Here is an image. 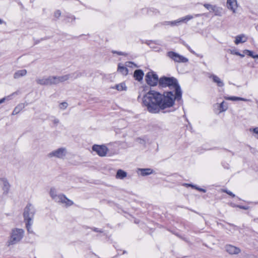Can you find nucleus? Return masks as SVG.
<instances>
[{"label":"nucleus","instance_id":"obj_1","mask_svg":"<svg viewBox=\"0 0 258 258\" xmlns=\"http://www.w3.org/2000/svg\"><path fill=\"white\" fill-rule=\"evenodd\" d=\"M162 87H169L174 89L173 91L160 94L155 91H150L143 98V104L150 113H157L167 108L172 107L175 99L181 98L182 92L177 81L173 78L162 77L159 81Z\"/></svg>","mask_w":258,"mask_h":258},{"label":"nucleus","instance_id":"obj_2","mask_svg":"<svg viewBox=\"0 0 258 258\" xmlns=\"http://www.w3.org/2000/svg\"><path fill=\"white\" fill-rule=\"evenodd\" d=\"M35 213V209L33 205L28 204L24 210L23 217L26 223V227L28 232L32 233V225Z\"/></svg>","mask_w":258,"mask_h":258},{"label":"nucleus","instance_id":"obj_3","mask_svg":"<svg viewBox=\"0 0 258 258\" xmlns=\"http://www.w3.org/2000/svg\"><path fill=\"white\" fill-rule=\"evenodd\" d=\"M24 230L21 228H15L12 229L9 240L7 241L8 246L15 245L19 243L23 238Z\"/></svg>","mask_w":258,"mask_h":258},{"label":"nucleus","instance_id":"obj_4","mask_svg":"<svg viewBox=\"0 0 258 258\" xmlns=\"http://www.w3.org/2000/svg\"><path fill=\"white\" fill-rule=\"evenodd\" d=\"M68 149L64 147L57 148L47 154L48 158H56L60 160L65 159L68 155Z\"/></svg>","mask_w":258,"mask_h":258},{"label":"nucleus","instance_id":"obj_5","mask_svg":"<svg viewBox=\"0 0 258 258\" xmlns=\"http://www.w3.org/2000/svg\"><path fill=\"white\" fill-rule=\"evenodd\" d=\"M92 150L100 157L106 155L108 149L105 145H94L92 147Z\"/></svg>","mask_w":258,"mask_h":258},{"label":"nucleus","instance_id":"obj_6","mask_svg":"<svg viewBox=\"0 0 258 258\" xmlns=\"http://www.w3.org/2000/svg\"><path fill=\"white\" fill-rule=\"evenodd\" d=\"M146 80L148 84L152 86L156 85L159 81L157 75L154 74L153 72H149L147 74Z\"/></svg>","mask_w":258,"mask_h":258},{"label":"nucleus","instance_id":"obj_7","mask_svg":"<svg viewBox=\"0 0 258 258\" xmlns=\"http://www.w3.org/2000/svg\"><path fill=\"white\" fill-rule=\"evenodd\" d=\"M168 56L174 61L177 62H186L188 60L187 58L183 56L172 51L169 52L168 53Z\"/></svg>","mask_w":258,"mask_h":258},{"label":"nucleus","instance_id":"obj_8","mask_svg":"<svg viewBox=\"0 0 258 258\" xmlns=\"http://www.w3.org/2000/svg\"><path fill=\"white\" fill-rule=\"evenodd\" d=\"M225 250L230 255H237L241 251L239 247L231 244H227L225 246Z\"/></svg>","mask_w":258,"mask_h":258},{"label":"nucleus","instance_id":"obj_9","mask_svg":"<svg viewBox=\"0 0 258 258\" xmlns=\"http://www.w3.org/2000/svg\"><path fill=\"white\" fill-rule=\"evenodd\" d=\"M226 7L233 13H236L238 7L237 0H227Z\"/></svg>","mask_w":258,"mask_h":258},{"label":"nucleus","instance_id":"obj_10","mask_svg":"<svg viewBox=\"0 0 258 258\" xmlns=\"http://www.w3.org/2000/svg\"><path fill=\"white\" fill-rule=\"evenodd\" d=\"M0 186L3 191L4 194L7 195L9 192L10 184L6 178H0Z\"/></svg>","mask_w":258,"mask_h":258},{"label":"nucleus","instance_id":"obj_11","mask_svg":"<svg viewBox=\"0 0 258 258\" xmlns=\"http://www.w3.org/2000/svg\"><path fill=\"white\" fill-rule=\"evenodd\" d=\"M56 202L63 204L66 207H70L74 204V202L68 199L64 195L59 194V198Z\"/></svg>","mask_w":258,"mask_h":258},{"label":"nucleus","instance_id":"obj_12","mask_svg":"<svg viewBox=\"0 0 258 258\" xmlns=\"http://www.w3.org/2000/svg\"><path fill=\"white\" fill-rule=\"evenodd\" d=\"M204 6L210 12H214L216 15H218L221 13L222 9L218 7L216 5H212L211 4H205Z\"/></svg>","mask_w":258,"mask_h":258},{"label":"nucleus","instance_id":"obj_13","mask_svg":"<svg viewBox=\"0 0 258 258\" xmlns=\"http://www.w3.org/2000/svg\"><path fill=\"white\" fill-rule=\"evenodd\" d=\"M72 77L71 74H67L61 76H55V85L64 82L69 80Z\"/></svg>","mask_w":258,"mask_h":258},{"label":"nucleus","instance_id":"obj_14","mask_svg":"<svg viewBox=\"0 0 258 258\" xmlns=\"http://www.w3.org/2000/svg\"><path fill=\"white\" fill-rule=\"evenodd\" d=\"M210 78L211 79L214 83H216L219 87H221L224 86V83L217 76L215 75H211L210 77Z\"/></svg>","mask_w":258,"mask_h":258},{"label":"nucleus","instance_id":"obj_15","mask_svg":"<svg viewBox=\"0 0 258 258\" xmlns=\"http://www.w3.org/2000/svg\"><path fill=\"white\" fill-rule=\"evenodd\" d=\"M247 40V37L244 34H241L235 37L234 42L236 44H238L240 43H244Z\"/></svg>","mask_w":258,"mask_h":258},{"label":"nucleus","instance_id":"obj_16","mask_svg":"<svg viewBox=\"0 0 258 258\" xmlns=\"http://www.w3.org/2000/svg\"><path fill=\"white\" fill-rule=\"evenodd\" d=\"M117 72L122 75L126 76L127 75L128 69L121 63L118 64Z\"/></svg>","mask_w":258,"mask_h":258},{"label":"nucleus","instance_id":"obj_17","mask_svg":"<svg viewBox=\"0 0 258 258\" xmlns=\"http://www.w3.org/2000/svg\"><path fill=\"white\" fill-rule=\"evenodd\" d=\"M27 71L26 70H20L16 71L14 74V78L16 79L26 75Z\"/></svg>","mask_w":258,"mask_h":258},{"label":"nucleus","instance_id":"obj_18","mask_svg":"<svg viewBox=\"0 0 258 258\" xmlns=\"http://www.w3.org/2000/svg\"><path fill=\"white\" fill-rule=\"evenodd\" d=\"M144 76V73L141 70H136L134 74V77L136 80L140 81L142 80Z\"/></svg>","mask_w":258,"mask_h":258},{"label":"nucleus","instance_id":"obj_19","mask_svg":"<svg viewBox=\"0 0 258 258\" xmlns=\"http://www.w3.org/2000/svg\"><path fill=\"white\" fill-rule=\"evenodd\" d=\"M112 89H115L119 91H126L127 86L124 82L115 85L114 87H112Z\"/></svg>","mask_w":258,"mask_h":258},{"label":"nucleus","instance_id":"obj_20","mask_svg":"<svg viewBox=\"0 0 258 258\" xmlns=\"http://www.w3.org/2000/svg\"><path fill=\"white\" fill-rule=\"evenodd\" d=\"M141 172V174L142 176H146L152 174L153 172V170L151 168H139L138 169V172Z\"/></svg>","mask_w":258,"mask_h":258},{"label":"nucleus","instance_id":"obj_21","mask_svg":"<svg viewBox=\"0 0 258 258\" xmlns=\"http://www.w3.org/2000/svg\"><path fill=\"white\" fill-rule=\"evenodd\" d=\"M49 195L51 198L56 202L59 198V194H57L56 190L53 187L50 188L49 191Z\"/></svg>","mask_w":258,"mask_h":258},{"label":"nucleus","instance_id":"obj_22","mask_svg":"<svg viewBox=\"0 0 258 258\" xmlns=\"http://www.w3.org/2000/svg\"><path fill=\"white\" fill-rule=\"evenodd\" d=\"M127 173L122 169H118L117 171L115 177L117 179H123L127 176Z\"/></svg>","mask_w":258,"mask_h":258},{"label":"nucleus","instance_id":"obj_23","mask_svg":"<svg viewBox=\"0 0 258 258\" xmlns=\"http://www.w3.org/2000/svg\"><path fill=\"white\" fill-rule=\"evenodd\" d=\"M24 107L25 105L24 104H18L13 110L12 115H15L18 114Z\"/></svg>","mask_w":258,"mask_h":258},{"label":"nucleus","instance_id":"obj_24","mask_svg":"<svg viewBox=\"0 0 258 258\" xmlns=\"http://www.w3.org/2000/svg\"><path fill=\"white\" fill-rule=\"evenodd\" d=\"M225 99L227 100H231V101H247L248 100L246 99H245L244 98L239 97H235V96H231V97H228V96H225L224 97Z\"/></svg>","mask_w":258,"mask_h":258},{"label":"nucleus","instance_id":"obj_25","mask_svg":"<svg viewBox=\"0 0 258 258\" xmlns=\"http://www.w3.org/2000/svg\"><path fill=\"white\" fill-rule=\"evenodd\" d=\"M47 77H43L41 78H38L36 80V82L38 84L41 85H47Z\"/></svg>","mask_w":258,"mask_h":258},{"label":"nucleus","instance_id":"obj_26","mask_svg":"<svg viewBox=\"0 0 258 258\" xmlns=\"http://www.w3.org/2000/svg\"><path fill=\"white\" fill-rule=\"evenodd\" d=\"M228 109V105L226 103L223 101L219 105V112H222L225 111Z\"/></svg>","mask_w":258,"mask_h":258},{"label":"nucleus","instance_id":"obj_27","mask_svg":"<svg viewBox=\"0 0 258 258\" xmlns=\"http://www.w3.org/2000/svg\"><path fill=\"white\" fill-rule=\"evenodd\" d=\"M47 77V85H55V76H49Z\"/></svg>","mask_w":258,"mask_h":258},{"label":"nucleus","instance_id":"obj_28","mask_svg":"<svg viewBox=\"0 0 258 258\" xmlns=\"http://www.w3.org/2000/svg\"><path fill=\"white\" fill-rule=\"evenodd\" d=\"M243 53L245 54H247V55L252 57L253 58H258V55L257 54L254 55L253 54V52L250 50H247V49L244 50L243 51Z\"/></svg>","mask_w":258,"mask_h":258},{"label":"nucleus","instance_id":"obj_29","mask_svg":"<svg viewBox=\"0 0 258 258\" xmlns=\"http://www.w3.org/2000/svg\"><path fill=\"white\" fill-rule=\"evenodd\" d=\"M17 93L16 92H14L13 93H12V94L8 96H6V97H5L2 99H0V104H2V103H3L4 102H5L6 100H10L12 99V97L15 95V94H16Z\"/></svg>","mask_w":258,"mask_h":258},{"label":"nucleus","instance_id":"obj_30","mask_svg":"<svg viewBox=\"0 0 258 258\" xmlns=\"http://www.w3.org/2000/svg\"><path fill=\"white\" fill-rule=\"evenodd\" d=\"M193 18V16L191 15H187L185 17L181 18L180 19V21L183 23H186L189 20L192 19Z\"/></svg>","mask_w":258,"mask_h":258},{"label":"nucleus","instance_id":"obj_31","mask_svg":"<svg viewBox=\"0 0 258 258\" xmlns=\"http://www.w3.org/2000/svg\"><path fill=\"white\" fill-rule=\"evenodd\" d=\"M68 106V104L66 102H61L59 104L58 107L59 109L65 110Z\"/></svg>","mask_w":258,"mask_h":258},{"label":"nucleus","instance_id":"obj_32","mask_svg":"<svg viewBox=\"0 0 258 258\" xmlns=\"http://www.w3.org/2000/svg\"><path fill=\"white\" fill-rule=\"evenodd\" d=\"M250 132H253L255 134V137L258 139V127L254 128H250Z\"/></svg>","mask_w":258,"mask_h":258},{"label":"nucleus","instance_id":"obj_33","mask_svg":"<svg viewBox=\"0 0 258 258\" xmlns=\"http://www.w3.org/2000/svg\"><path fill=\"white\" fill-rule=\"evenodd\" d=\"M181 22V21H180V19L177 20H176V21H172V22H169V23L170 24V25H172V26H174V25H177L178 23Z\"/></svg>","mask_w":258,"mask_h":258},{"label":"nucleus","instance_id":"obj_34","mask_svg":"<svg viewBox=\"0 0 258 258\" xmlns=\"http://www.w3.org/2000/svg\"><path fill=\"white\" fill-rule=\"evenodd\" d=\"M112 52L113 53H116V54H117L118 55H124V56H126L127 55L126 53L122 52H121V51H116L113 50V51H112Z\"/></svg>","mask_w":258,"mask_h":258},{"label":"nucleus","instance_id":"obj_35","mask_svg":"<svg viewBox=\"0 0 258 258\" xmlns=\"http://www.w3.org/2000/svg\"><path fill=\"white\" fill-rule=\"evenodd\" d=\"M60 15L61 12L59 10H57L54 13V16L56 18H59L60 16Z\"/></svg>","mask_w":258,"mask_h":258},{"label":"nucleus","instance_id":"obj_36","mask_svg":"<svg viewBox=\"0 0 258 258\" xmlns=\"http://www.w3.org/2000/svg\"><path fill=\"white\" fill-rule=\"evenodd\" d=\"M224 192H226L228 195L232 196V197H235V195L233 194L231 191H229V190H224Z\"/></svg>","mask_w":258,"mask_h":258},{"label":"nucleus","instance_id":"obj_37","mask_svg":"<svg viewBox=\"0 0 258 258\" xmlns=\"http://www.w3.org/2000/svg\"><path fill=\"white\" fill-rule=\"evenodd\" d=\"M230 53H231V54L236 55H240V53L239 52H238L234 50H231Z\"/></svg>","mask_w":258,"mask_h":258},{"label":"nucleus","instance_id":"obj_38","mask_svg":"<svg viewBox=\"0 0 258 258\" xmlns=\"http://www.w3.org/2000/svg\"><path fill=\"white\" fill-rule=\"evenodd\" d=\"M53 121L54 123L57 124L59 122V120L57 118H55Z\"/></svg>","mask_w":258,"mask_h":258},{"label":"nucleus","instance_id":"obj_39","mask_svg":"<svg viewBox=\"0 0 258 258\" xmlns=\"http://www.w3.org/2000/svg\"><path fill=\"white\" fill-rule=\"evenodd\" d=\"M239 207L241 209H247V208L245 207H242V206H239Z\"/></svg>","mask_w":258,"mask_h":258},{"label":"nucleus","instance_id":"obj_40","mask_svg":"<svg viewBox=\"0 0 258 258\" xmlns=\"http://www.w3.org/2000/svg\"><path fill=\"white\" fill-rule=\"evenodd\" d=\"M239 56H240L242 57H243L244 56V54H242L240 53V55H238Z\"/></svg>","mask_w":258,"mask_h":258},{"label":"nucleus","instance_id":"obj_41","mask_svg":"<svg viewBox=\"0 0 258 258\" xmlns=\"http://www.w3.org/2000/svg\"><path fill=\"white\" fill-rule=\"evenodd\" d=\"M3 23V21L0 19V24Z\"/></svg>","mask_w":258,"mask_h":258},{"label":"nucleus","instance_id":"obj_42","mask_svg":"<svg viewBox=\"0 0 258 258\" xmlns=\"http://www.w3.org/2000/svg\"><path fill=\"white\" fill-rule=\"evenodd\" d=\"M126 63H127V64H132V62H127Z\"/></svg>","mask_w":258,"mask_h":258},{"label":"nucleus","instance_id":"obj_43","mask_svg":"<svg viewBox=\"0 0 258 258\" xmlns=\"http://www.w3.org/2000/svg\"><path fill=\"white\" fill-rule=\"evenodd\" d=\"M200 190L203 191L204 192H205V190L204 189H200Z\"/></svg>","mask_w":258,"mask_h":258},{"label":"nucleus","instance_id":"obj_44","mask_svg":"<svg viewBox=\"0 0 258 258\" xmlns=\"http://www.w3.org/2000/svg\"><path fill=\"white\" fill-rule=\"evenodd\" d=\"M199 16H200V15H199V14H198V15H196V17Z\"/></svg>","mask_w":258,"mask_h":258},{"label":"nucleus","instance_id":"obj_45","mask_svg":"<svg viewBox=\"0 0 258 258\" xmlns=\"http://www.w3.org/2000/svg\"><path fill=\"white\" fill-rule=\"evenodd\" d=\"M94 231H97V229H94Z\"/></svg>","mask_w":258,"mask_h":258}]
</instances>
